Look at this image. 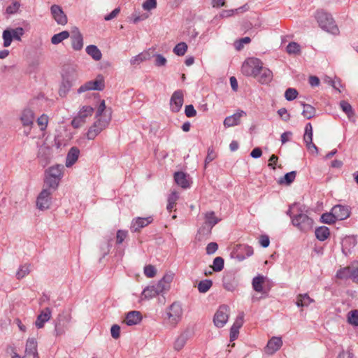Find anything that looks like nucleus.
I'll return each mask as SVG.
<instances>
[{
	"label": "nucleus",
	"instance_id": "4d7b16f0",
	"mask_svg": "<svg viewBox=\"0 0 358 358\" xmlns=\"http://www.w3.org/2000/svg\"><path fill=\"white\" fill-rule=\"evenodd\" d=\"M213 228V227H210V226L203 222L202 226L198 230V234L203 237H208L211 234Z\"/></svg>",
	"mask_w": 358,
	"mask_h": 358
},
{
	"label": "nucleus",
	"instance_id": "9d476101",
	"mask_svg": "<svg viewBox=\"0 0 358 358\" xmlns=\"http://www.w3.org/2000/svg\"><path fill=\"white\" fill-rule=\"evenodd\" d=\"M254 250L252 246L239 244L236 246L231 252V256L236 258L238 262H242L247 257L252 256Z\"/></svg>",
	"mask_w": 358,
	"mask_h": 358
},
{
	"label": "nucleus",
	"instance_id": "ddd939ff",
	"mask_svg": "<svg viewBox=\"0 0 358 358\" xmlns=\"http://www.w3.org/2000/svg\"><path fill=\"white\" fill-rule=\"evenodd\" d=\"M52 191L47 188H43L41 192L39 194L37 201L36 206L40 210H45L50 208L51 204L50 195Z\"/></svg>",
	"mask_w": 358,
	"mask_h": 358
},
{
	"label": "nucleus",
	"instance_id": "603ef678",
	"mask_svg": "<svg viewBox=\"0 0 358 358\" xmlns=\"http://www.w3.org/2000/svg\"><path fill=\"white\" fill-rule=\"evenodd\" d=\"M187 50V45L185 42L178 43L173 48V52L178 56H183Z\"/></svg>",
	"mask_w": 358,
	"mask_h": 358
},
{
	"label": "nucleus",
	"instance_id": "8fccbe9b",
	"mask_svg": "<svg viewBox=\"0 0 358 358\" xmlns=\"http://www.w3.org/2000/svg\"><path fill=\"white\" fill-rule=\"evenodd\" d=\"M224 261L221 257H217L214 259L212 268L215 272H220L224 268Z\"/></svg>",
	"mask_w": 358,
	"mask_h": 358
},
{
	"label": "nucleus",
	"instance_id": "2f4dec72",
	"mask_svg": "<svg viewBox=\"0 0 358 358\" xmlns=\"http://www.w3.org/2000/svg\"><path fill=\"white\" fill-rule=\"evenodd\" d=\"M63 169V166L59 164L51 166L46 171V175L61 180Z\"/></svg>",
	"mask_w": 358,
	"mask_h": 358
},
{
	"label": "nucleus",
	"instance_id": "6e6552de",
	"mask_svg": "<svg viewBox=\"0 0 358 358\" xmlns=\"http://www.w3.org/2000/svg\"><path fill=\"white\" fill-rule=\"evenodd\" d=\"M20 121L24 127V133L28 136L34 124L35 116L33 110L29 108H24L20 115Z\"/></svg>",
	"mask_w": 358,
	"mask_h": 358
},
{
	"label": "nucleus",
	"instance_id": "5701e85b",
	"mask_svg": "<svg viewBox=\"0 0 358 358\" xmlns=\"http://www.w3.org/2000/svg\"><path fill=\"white\" fill-rule=\"evenodd\" d=\"M51 314L52 310L50 308L43 309L36 318L35 322L36 327L38 329L43 327L45 323L50 319Z\"/></svg>",
	"mask_w": 358,
	"mask_h": 358
},
{
	"label": "nucleus",
	"instance_id": "20e7f679",
	"mask_svg": "<svg viewBox=\"0 0 358 358\" xmlns=\"http://www.w3.org/2000/svg\"><path fill=\"white\" fill-rule=\"evenodd\" d=\"M182 308L180 302H173L166 310V317L169 322L175 327L182 319Z\"/></svg>",
	"mask_w": 358,
	"mask_h": 358
},
{
	"label": "nucleus",
	"instance_id": "4be33fe9",
	"mask_svg": "<svg viewBox=\"0 0 358 358\" xmlns=\"http://www.w3.org/2000/svg\"><path fill=\"white\" fill-rule=\"evenodd\" d=\"M174 180L178 185L183 189L190 187L191 182L189 176L182 171H177L174 173Z\"/></svg>",
	"mask_w": 358,
	"mask_h": 358
},
{
	"label": "nucleus",
	"instance_id": "49530a36",
	"mask_svg": "<svg viewBox=\"0 0 358 358\" xmlns=\"http://www.w3.org/2000/svg\"><path fill=\"white\" fill-rule=\"evenodd\" d=\"M348 322L355 327H358V310H350L347 315Z\"/></svg>",
	"mask_w": 358,
	"mask_h": 358
},
{
	"label": "nucleus",
	"instance_id": "13d9d810",
	"mask_svg": "<svg viewBox=\"0 0 358 358\" xmlns=\"http://www.w3.org/2000/svg\"><path fill=\"white\" fill-rule=\"evenodd\" d=\"M250 41H251V39L248 36L241 38L238 40H236L234 42V47H235L236 50H241L243 49L244 44L249 43Z\"/></svg>",
	"mask_w": 358,
	"mask_h": 358
},
{
	"label": "nucleus",
	"instance_id": "393cba45",
	"mask_svg": "<svg viewBox=\"0 0 358 358\" xmlns=\"http://www.w3.org/2000/svg\"><path fill=\"white\" fill-rule=\"evenodd\" d=\"M141 320V313L137 310H132L129 312L125 317V322L128 326L138 324Z\"/></svg>",
	"mask_w": 358,
	"mask_h": 358
},
{
	"label": "nucleus",
	"instance_id": "7ed1b4c3",
	"mask_svg": "<svg viewBox=\"0 0 358 358\" xmlns=\"http://www.w3.org/2000/svg\"><path fill=\"white\" fill-rule=\"evenodd\" d=\"M292 224L297 227L301 231L307 232L312 229L313 220L303 213L300 207L297 213L292 217Z\"/></svg>",
	"mask_w": 358,
	"mask_h": 358
},
{
	"label": "nucleus",
	"instance_id": "aec40b11",
	"mask_svg": "<svg viewBox=\"0 0 358 358\" xmlns=\"http://www.w3.org/2000/svg\"><path fill=\"white\" fill-rule=\"evenodd\" d=\"M153 218L151 216L147 217H137L131 222V229L134 231H138L141 229L152 223Z\"/></svg>",
	"mask_w": 358,
	"mask_h": 358
},
{
	"label": "nucleus",
	"instance_id": "4c0bfd02",
	"mask_svg": "<svg viewBox=\"0 0 358 358\" xmlns=\"http://www.w3.org/2000/svg\"><path fill=\"white\" fill-rule=\"evenodd\" d=\"M60 180L57 178H53L51 176H49L46 175L45 179V188H47L48 189H50L52 192L55 191L59 183Z\"/></svg>",
	"mask_w": 358,
	"mask_h": 358
},
{
	"label": "nucleus",
	"instance_id": "7c9ffc66",
	"mask_svg": "<svg viewBox=\"0 0 358 358\" xmlns=\"http://www.w3.org/2000/svg\"><path fill=\"white\" fill-rule=\"evenodd\" d=\"M315 234L319 241H324L329 238L330 231L327 227L320 226L315 229Z\"/></svg>",
	"mask_w": 358,
	"mask_h": 358
},
{
	"label": "nucleus",
	"instance_id": "69168bd1",
	"mask_svg": "<svg viewBox=\"0 0 358 358\" xmlns=\"http://www.w3.org/2000/svg\"><path fill=\"white\" fill-rule=\"evenodd\" d=\"M185 113L188 117H193L196 115V110L194 109L193 105H187L185 108Z\"/></svg>",
	"mask_w": 358,
	"mask_h": 358
},
{
	"label": "nucleus",
	"instance_id": "a878e982",
	"mask_svg": "<svg viewBox=\"0 0 358 358\" xmlns=\"http://www.w3.org/2000/svg\"><path fill=\"white\" fill-rule=\"evenodd\" d=\"M341 244L343 253L348 255L357 245V240L354 236H347L343 239Z\"/></svg>",
	"mask_w": 358,
	"mask_h": 358
},
{
	"label": "nucleus",
	"instance_id": "a18cd8bd",
	"mask_svg": "<svg viewBox=\"0 0 358 358\" xmlns=\"http://www.w3.org/2000/svg\"><path fill=\"white\" fill-rule=\"evenodd\" d=\"M213 285V281L209 279L201 280L198 284V290L200 293L207 292Z\"/></svg>",
	"mask_w": 358,
	"mask_h": 358
},
{
	"label": "nucleus",
	"instance_id": "774afa93",
	"mask_svg": "<svg viewBox=\"0 0 358 358\" xmlns=\"http://www.w3.org/2000/svg\"><path fill=\"white\" fill-rule=\"evenodd\" d=\"M218 249V245L215 242H211L206 246V250L208 255L214 254Z\"/></svg>",
	"mask_w": 358,
	"mask_h": 358
},
{
	"label": "nucleus",
	"instance_id": "c756f323",
	"mask_svg": "<svg viewBox=\"0 0 358 358\" xmlns=\"http://www.w3.org/2000/svg\"><path fill=\"white\" fill-rule=\"evenodd\" d=\"M264 279V276L258 275L252 279V285L253 289L257 292H260L263 294H267L268 292L263 287Z\"/></svg>",
	"mask_w": 358,
	"mask_h": 358
},
{
	"label": "nucleus",
	"instance_id": "79ce46f5",
	"mask_svg": "<svg viewBox=\"0 0 358 358\" xmlns=\"http://www.w3.org/2000/svg\"><path fill=\"white\" fill-rule=\"evenodd\" d=\"M150 55L148 52H143L138 55L132 57L130 60L131 65H138L143 61L149 59Z\"/></svg>",
	"mask_w": 358,
	"mask_h": 358
},
{
	"label": "nucleus",
	"instance_id": "09e8293b",
	"mask_svg": "<svg viewBox=\"0 0 358 358\" xmlns=\"http://www.w3.org/2000/svg\"><path fill=\"white\" fill-rule=\"evenodd\" d=\"M320 219H321L322 222L328 224H333L337 220V219H336V217L334 216V214L332 210H331L330 213H323Z\"/></svg>",
	"mask_w": 358,
	"mask_h": 358
},
{
	"label": "nucleus",
	"instance_id": "e2e57ef3",
	"mask_svg": "<svg viewBox=\"0 0 358 358\" xmlns=\"http://www.w3.org/2000/svg\"><path fill=\"white\" fill-rule=\"evenodd\" d=\"M157 270L152 265H147L144 267V273L148 278H152L156 275Z\"/></svg>",
	"mask_w": 358,
	"mask_h": 358
},
{
	"label": "nucleus",
	"instance_id": "412c9836",
	"mask_svg": "<svg viewBox=\"0 0 358 358\" xmlns=\"http://www.w3.org/2000/svg\"><path fill=\"white\" fill-rule=\"evenodd\" d=\"M62 78L75 82L78 79L76 66L71 64H66L62 69Z\"/></svg>",
	"mask_w": 358,
	"mask_h": 358
},
{
	"label": "nucleus",
	"instance_id": "2eb2a0df",
	"mask_svg": "<svg viewBox=\"0 0 358 358\" xmlns=\"http://www.w3.org/2000/svg\"><path fill=\"white\" fill-rule=\"evenodd\" d=\"M331 210L337 220H344L348 218L351 213L350 206L346 205L337 204L335 205Z\"/></svg>",
	"mask_w": 358,
	"mask_h": 358
},
{
	"label": "nucleus",
	"instance_id": "f8f14e48",
	"mask_svg": "<svg viewBox=\"0 0 358 358\" xmlns=\"http://www.w3.org/2000/svg\"><path fill=\"white\" fill-rule=\"evenodd\" d=\"M184 102V94L181 90L175 91L170 99L171 110L178 113L180 110Z\"/></svg>",
	"mask_w": 358,
	"mask_h": 358
},
{
	"label": "nucleus",
	"instance_id": "423d86ee",
	"mask_svg": "<svg viewBox=\"0 0 358 358\" xmlns=\"http://www.w3.org/2000/svg\"><path fill=\"white\" fill-rule=\"evenodd\" d=\"M24 33V31L22 27L5 29L2 34L3 47H9L13 40L20 41L21 37L23 36Z\"/></svg>",
	"mask_w": 358,
	"mask_h": 358
},
{
	"label": "nucleus",
	"instance_id": "ea45409f",
	"mask_svg": "<svg viewBox=\"0 0 358 358\" xmlns=\"http://www.w3.org/2000/svg\"><path fill=\"white\" fill-rule=\"evenodd\" d=\"M74 82L62 78V81L59 90V94L61 96H65L68 92L70 90L71 87L73 86Z\"/></svg>",
	"mask_w": 358,
	"mask_h": 358
},
{
	"label": "nucleus",
	"instance_id": "338daca9",
	"mask_svg": "<svg viewBox=\"0 0 358 358\" xmlns=\"http://www.w3.org/2000/svg\"><path fill=\"white\" fill-rule=\"evenodd\" d=\"M157 6V0H146L143 3V8L146 10H150Z\"/></svg>",
	"mask_w": 358,
	"mask_h": 358
},
{
	"label": "nucleus",
	"instance_id": "bf43d9fd",
	"mask_svg": "<svg viewBox=\"0 0 358 358\" xmlns=\"http://www.w3.org/2000/svg\"><path fill=\"white\" fill-rule=\"evenodd\" d=\"M128 236V231L120 229L116 234V244H121Z\"/></svg>",
	"mask_w": 358,
	"mask_h": 358
},
{
	"label": "nucleus",
	"instance_id": "0e129e2a",
	"mask_svg": "<svg viewBox=\"0 0 358 358\" xmlns=\"http://www.w3.org/2000/svg\"><path fill=\"white\" fill-rule=\"evenodd\" d=\"M155 64L157 66H164L166 64V59L160 54H156L155 55Z\"/></svg>",
	"mask_w": 358,
	"mask_h": 358
},
{
	"label": "nucleus",
	"instance_id": "f704fd0d",
	"mask_svg": "<svg viewBox=\"0 0 358 358\" xmlns=\"http://www.w3.org/2000/svg\"><path fill=\"white\" fill-rule=\"evenodd\" d=\"M28 354L38 355L37 342L34 338H29L27 341L24 355Z\"/></svg>",
	"mask_w": 358,
	"mask_h": 358
},
{
	"label": "nucleus",
	"instance_id": "4468645a",
	"mask_svg": "<svg viewBox=\"0 0 358 358\" xmlns=\"http://www.w3.org/2000/svg\"><path fill=\"white\" fill-rule=\"evenodd\" d=\"M222 282L224 288L230 292H234L238 285V280L234 272L227 273L223 277Z\"/></svg>",
	"mask_w": 358,
	"mask_h": 358
},
{
	"label": "nucleus",
	"instance_id": "a211bd4d",
	"mask_svg": "<svg viewBox=\"0 0 358 358\" xmlns=\"http://www.w3.org/2000/svg\"><path fill=\"white\" fill-rule=\"evenodd\" d=\"M355 268L347 266L341 268L336 272V278L339 279H352L353 282H358V278L355 276L357 271H355Z\"/></svg>",
	"mask_w": 358,
	"mask_h": 358
},
{
	"label": "nucleus",
	"instance_id": "6e6d98bb",
	"mask_svg": "<svg viewBox=\"0 0 358 358\" xmlns=\"http://www.w3.org/2000/svg\"><path fill=\"white\" fill-rule=\"evenodd\" d=\"M286 50L289 54H298L300 52V45L296 42H290L286 47Z\"/></svg>",
	"mask_w": 358,
	"mask_h": 358
},
{
	"label": "nucleus",
	"instance_id": "680f3d73",
	"mask_svg": "<svg viewBox=\"0 0 358 358\" xmlns=\"http://www.w3.org/2000/svg\"><path fill=\"white\" fill-rule=\"evenodd\" d=\"M101 131V127L96 128L94 127V124L90 128L87 133V137L88 139L92 140L94 139L98 134Z\"/></svg>",
	"mask_w": 358,
	"mask_h": 358
},
{
	"label": "nucleus",
	"instance_id": "1a4fd4ad",
	"mask_svg": "<svg viewBox=\"0 0 358 358\" xmlns=\"http://www.w3.org/2000/svg\"><path fill=\"white\" fill-rule=\"evenodd\" d=\"M94 108L90 106H84L79 110L78 115L75 117L71 124L74 128H78L86 122V118L92 115Z\"/></svg>",
	"mask_w": 358,
	"mask_h": 358
},
{
	"label": "nucleus",
	"instance_id": "0eeeda50",
	"mask_svg": "<svg viewBox=\"0 0 358 358\" xmlns=\"http://www.w3.org/2000/svg\"><path fill=\"white\" fill-rule=\"evenodd\" d=\"M105 84L102 76L99 75L94 80L86 82L82 85L77 90L78 94H82L87 91L98 90L101 91L104 89Z\"/></svg>",
	"mask_w": 358,
	"mask_h": 358
},
{
	"label": "nucleus",
	"instance_id": "f03ea898",
	"mask_svg": "<svg viewBox=\"0 0 358 358\" xmlns=\"http://www.w3.org/2000/svg\"><path fill=\"white\" fill-rule=\"evenodd\" d=\"M262 64V62L258 58H248L243 62L241 72L246 76L257 78L261 73Z\"/></svg>",
	"mask_w": 358,
	"mask_h": 358
},
{
	"label": "nucleus",
	"instance_id": "6ab92c4d",
	"mask_svg": "<svg viewBox=\"0 0 358 358\" xmlns=\"http://www.w3.org/2000/svg\"><path fill=\"white\" fill-rule=\"evenodd\" d=\"M282 341L281 337H272L268 341L265 348L266 354L273 355L277 352L282 346Z\"/></svg>",
	"mask_w": 358,
	"mask_h": 358
},
{
	"label": "nucleus",
	"instance_id": "58836bf2",
	"mask_svg": "<svg viewBox=\"0 0 358 358\" xmlns=\"http://www.w3.org/2000/svg\"><path fill=\"white\" fill-rule=\"evenodd\" d=\"M188 339V334L187 332L182 333L174 342V349L176 350H180L187 343Z\"/></svg>",
	"mask_w": 358,
	"mask_h": 358
},
{
	"label": "nucleus",
	"instance_id": "c03bdc74",
	"mask_svg": "<svg viewBox=\"0 0 358 358\" xmlns=\"http://www.w3.org/2000/svg\"><path fill=\"white\" fill-rule=\"evenodd\" d=\"M70 36V33L68 31H63L59 34L53 35L51 38V43L54 45H57L62 42L64 40Z\"/></svg>",
	"mask_w": 358,
	"mask_h": 358
},
{
	"label": "nucleus",
	"instance_id": "473e14b6",
	"mask_svg": "<svg viewBox=\"0 0 358 358\" xmlns=\"http://www.w3.org/2000/svg\"><path fill=\"white\" fill-rule=\"evenodd\" d=\"M85 50H86V52L90 57H92V58L93 59H94L95 61L101 60L102 54H101V51L99 50V49L96 45H90L87 46Z\"/></svg>",
	"mask_w": 358,
	"mask_h": 358
},
{
	"label": "nucleus",
	"instance_id": "c85d7f7f",
	"mask_svg": "<svg viewBox=\"0 0 358 358\" xmlns=\"http://www.w3.org/2000/svg\"><path fill=\"white\" fill-rule=\"evenodd\" d=\"M245 115V113L243 110L234 113L232 115L227 117L224 120V125L227 127L238 125L240 122L241 117Z\"/></svg>",
	"mask_w": 358,
	"mask_h": 358
},
{
	"label": "nucleus",
	"instance_id": "cd10ccee",
	"mask_svg": "<svg viewBox=\"0 0 358 358\" xmlns=\"http://www.w3.org/2000/svg\"><path fill=\"white\" fill-rule=\"evenodd\" d=\"M80 150L76 147H72L66 156L65 165L66 167L73 166L78 159Z\"/></svg>",
	"mask_w": 358,
	"mask_h": 358
},
{
	"label": "nucleus",
	"instance_id": "37998d69",
	"mask_svg": "<svg viewBox=\"0 0 358 358\" xmlns=\"http://www.w3.org/2000/svg\"><path fill=\"white\" fill-rule=\"evenodd\" d=\"M339 105L342 110L347 115L350 120L355 116L354 110L348 101L344 100L341 101Z\"/></svg>",
	"mask_w": 358,
	"mask_h": 358
},
{
	"label": "nucleus",
	"instance_id": "9b49d317",
	"mask_svg": "<svg viewBox=\"0 0 358 358\" xmlns=\"http://www.w3.org/2000/svg\"><path fill=\"white\" fill-rule=\"evenodd\" d=\"M229 308L226 305H222L219 307L216 311L214 317L213 322L215 325L218 328H222L228 321Z\"/></svg>",
	"mask_w": 358,
	"mask_h": 358
},
{
	"label": "nucleus",
	"instance_id": "bb28decb",
	"mask_svg": "<svg viewBox=\"0 0 358 358\" xmlns=\"http://www.w3.org/2000/svg\"><path fill=\"white\" fill-rule=\"evenodd\" d=\"M257 78L261 84H268L273 80V72L269 69L264 67L262 64L261 73Z\"/></svg>",
	"mask_w": 358,
	"mask_h": 358
},
{
	"label": "nucleus",
	"instance_id": "72a5a7b5",
	"mask_svg": "<svg viewBox=\"0 0 358 358\" xmlns=\"http://www.w3.org/2000/svg\"><path fill=\"white\" fill-rule=\"evenodd\" d=\"M204 223L213 227L216 225L221 220L215 216L214 211H208L204 214Z\"/></svg>",
	"mask_w": 358,
	"mask_h": 358
},
{
	"label": "nucleus",
	"instance_id": "c9c22d12",
	"mask_svg": "<svg viewBox=\"0 0 358 358\" xmlns=\"http://www.w3.org/2000/svg\"><path fill=\"white\" fill-rule=\"evenodd\" d=\"M301 105L303 107L302 115L304 117L310 120L315 117L316 110L313 106L310 104L305 103L304 102H301Z\"/></svg>",
	"mask_w": 358,
	"mask_h": 358
},
{
	"label": "nucleus",
	"instance_id": "b1692460",
	"mask_svg": "<svg viewBox=\"0 0 358 358\" xmlns=\"http://www.w3.org/2000/svg\"><path fill=\"white\" fill-rule=\"evenodd\" d=\"M38 157L43 166H46L51 158L50 148L45 145L41 146L38 152Z\"/></svg>",
	"mask_w": 358,
	"mask_h": 358
},
{
	"label": "nucleus",
	"instance_id": "f3484780",
	"mask_svg": "<svg viewBox=\"0 0 358 358\" xmlns=\"http://www.w3.org/2000/svg\"><path fill=\"white\" fill-rule=\"evenodd\" d=\"M50 11L52 17L57 22V24L65 25L67 23V17L64 13L61 6L56 4L52 5L50 8Z\"/></svg>",
	"mask_w": 358,
	"mask_h": 358
},
{
	"label": "nucleus",
	"instance_id": "f257e3e1",
	"mask_svg": "<svg viewBox=\"0 0 358 358\" xmlns=\"http://www.w3.org/2000/svg\"><path fill=\"white\" fill-rule=\"evenodd\" d=\"M315 17L322 29L332 34L338 33V28L330 13L323 10H318L316 11Z\"/></svg>",
	"mask_w": 358,
	"mask_h": 358
},
{
	"label": "nucleus",
	"instance_id": "052dcab7",
	"mask_svg": "<svg viewBox=\"0 0 358 358\" xmlns=\"http://www.w3.org/2000/svg\"><path fill=\"white\" fill-rule=\"evenodd\" d=\"M306 140L313 141V127L310 122L307 123L305 127L303 141Z\"/></svg>",
	"mask_w": 358,
	"mask_h": 358
},
{
	"label": "nucleus",
	"instance_id": "e433bc0d",
	"mask_svg": "<svg viewBox=\"0 0 358 358\" xmlns=\"http://www.w3.org/2000/svg\"><path fill=\"white\" fill-rule=\"evenodd\" d=\"M313 300L308 296V294H299L297 296L296 305L298 307H306L309 306Z\"/></svg>",
	"mask_w": 358,
	"mask_h": 358
},
{
	"label": "nucleus",
	"instance_id": "39448f33",
	"mask_svg": "<svg viewBox=\"0 0 358 358\" xmlns=\"http://www.w3.org/2000/svg\"><path fill=\"white\" fill-rule=\"evenodd\" d=\"M165 281L166 278H162L157 283L145 287L142 292V297L145 299H152L166 290L167 286L165 285Z\"/></svg>",
	"mask_w": 358,
	"mask_h": 358
},
{
	"label": "nucleus",
	"instance_id": "5fc2aeb1",
	"mask_svg": "<svg viewBox=\"0 0 358 358\" xmlns=\"http://www.w3.org/2000/svg\"><path fill=\"white\" fill-rule=\"evenodd\" d=\"M298 94V91L295 88L289 87L285 90V98L286 100L291 101L294 100L297 97Z\"/></svg>",
	"mask_w": 358,
	"mask_h": 358
},
{
	"label": "nucleus",
	"instance_id": "de8ad7c7",
	"mask_svg": "<svg viewBox=\"0 0 358 358\" xmlns=\"http://www.w3.org/2000/svg\"><path fill=\"white\" fill-rule=\"evenodd\" d=\"M30 273V265L29 264H24L20 266L17 273L16 278L18 280H20L24 278Z\"/></svg>",
	"mask_w": 358,
	"mask_h": 358
},
{
	"label": "nucleus",
	"instance_id": "864d4df0",
	"mask_svg": "<svg viewBox=\"0 0 358 358\" xmlns=\"http://www.w3.org/2000/svg\"><path fill=\"white\" fill-rule=\"evenodd\" d=\"M178 199V195L176 192H173L169 194L168 197V204L166 206V209L169 211H171L174 206L176 205V201Z\"/></svg>",
	"mask_w": 358,
	"mask_h": 358
},
{
	"label": "nucleus",
	"instance_id": "a19ab883",
	"mask_svg": "<svg viewBox=\"0 0 358 358\" xmlns=\"http://www.w3.org/2000/svg\"><path fill=\"white\" fill-rule=\"evenodd\" d=\"M296 172L295 171H290L285 174V176L280 178L278 183L280 185L285 184L289 185L295 180Z\"/></svg>",
	"mask_w": 358,
	"mask_h": 358
},
{
	"label": "nucleus",
	"instance_id": "dca6fc26",
	"mask_svg": "<svg viewBox=\"0 0 358 358\" xmlns=\"http://www.w3.org/2000/svg\"><path fill=\"white\" fill-rule=\"evenodd\" d=\"M72 48L74 50H80L83 47V35L78 28L73 27L70 34Z\"/></svg>",
	"mask_w": 358,
	"mask_h": 358
},
{
	"label": "nucleus",
	"instance_id": "3c124183",
	"mask_svg": "<svg viewBox=\"0 0 358 358\" xmlns=\"http://www.w3.org/2000/svg\"><path fill=\"white\" fill-rule=\"evenodd\" d=\"M217 157V154L213 147H209L207 150V155L204 161V169H206L207 165L213 162Z\"/></svg>",
	"mask_w": 358,
	"mask_h": 358
}]
</instances>
